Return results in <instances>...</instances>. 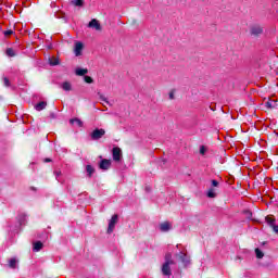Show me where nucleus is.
<instances>
[{
	"mask_svg": "<svg viewBox=\"0 0 278 278\" xmlns=\"http://www.w3.org/2000/svg\"><path fill=\"white\" fill-rule=\"evenodd\" d=\"M250 34L254 38H260V36H262V34H264V28L260 25H254L250 28Z\"/></svg>",
	"mask_w": 278,
	"mask_h": 278,
	"instance_id": "1",
	"label": "nucleus"
},
{
	"mask_svg": "<svg viewBox=\"0 0 278 278\" xmlns=\"http://www.w3.org/2000/svg\"><path fill=\"white\" fill-rule=\"evenodd\" d=\"M175 256L176 260H179V262L184 264V266H188V264H190V256H188L184 251H180Z\"/></svg>",
	"mask_w": 278,
	"mask_h": 278,
	"instance_id": "2",
	"label": "nucleus"
},
{
	"mask_svg": "<svg viewBox=\"0 0 278 278\" xmlns=\"http://www.w3.org/2000/svg\"><path fill=\"white\" fill-rule=\"evenodd\" d=\"M90 136L91 140H101V138L105 136V129L97 128L90 134Z\"/></svg>",
	"mask_w": 278,
	"mask_h": 278,
	"instance_id": "3",
	"label": "nucleus"
},
{
	"mask_svg": "<svg viewBox=\"0 0 278 278\" xmlns=\"http://www.w3.org/2000/svg\"><path fill=\"white\" fill-rule=\"evenodd\" d=\"M117 223H118V216L115 214L109 220V227H108L106 232L108 233H113Z\"/></svg>",
	"mask_w": 278,
	"mask_h": 278,
	"instance_id": "4",
	"label": "nucleus"
},
{
	"mask_svg": "<svg viewBox=\"0 0 278 278\" xmlns=\"http://www.w3.org/2000/svg\"><path fill=\"white\" fill-rule=\"evenodd\" d=\"M112 153L114 162H121V159L123 157V150H121V148H113Z\"/></svg>",
	"mask_w": 278,
	"mask_h": 278,
	"instance_id": "5",
	"label": "nucleus"
},
{
	"mask_svg": "<svg viewBox=\"0 0 278 278\" xmlns=\"http://www.w3.org/2000/svg\"><path fill=\"white\" fill-rule=\"evenodd\" d=\"M110 166H112V162L108 159H103L99 164L101 170H110Z\"/></svg>",
	"mask_w": 278,
	"mask_h": 278,
	"instance_id": "6",
	"label": "nucleus"
},
{
	"mask_svg": "<svg viewBox=\"0 0 278 278\" xmlns=\"http://www.w3.org/2000/svg\"><path fill=\"white\" fill-rule=\"evenodd\" d=\"M81 51H84V43H81V41H77L75 43V49H74L75 56L79 58V55H81Z\"/></svg>",
	"mask_w": 278,
	"mask_h": 278,
	"instance_id": "7",
	"label": "nucleus"
},
{
	"mask_svg": "<svg viewBox=\"0 0 278 278\" xmlns=\"http://www.w3.org/2000/svg\"><path fill=\"white\" fill-rule=\"evenodd\" d=\"M88 27L91 29H96V31H101V24L96 18L89 22Z\"/></svg>",
	"mask_w": 278,
	"mask_h": 278,
	"instance_id": "8",
	"label": "nucleus"
},
{
	"mask_svg": "<svg viewBox=\"0 0 278 278\" xmlns=\"http://www.w3.org/2000/svg\"><path fill=\"white\" fill-rule=\"evenodd\" d=\"M162 274L165 275L166 277H170V275H173V271H170V265H168V263L163 264Z\"/></svg>",
	"mask_w": 278,
	"mask_h": 278,
	"instance_id": "9",
	"label": "nucleus"
},
{
	"mask_svg": "<svg viewBox=\"0 0 278 278\" xmlns=\"http://www.w3.org/2000/svg\"><path fill=\"white\" fill-rule=\"evenodd\" d=\"M165 264H167V266H173L175 264V261L173 260V254L170 252H167L165 254Z\"/></svg>",
	"mask_w": 278,
	"mask_h": 278,
	"instance_id": "10",
	"label": "nucleus"
},
{
	"mask_svg": "<svg viewBox=\"0 0 278 278\" xmlns=\"http://www.w3.org/2000/svg\"><path fill=\"white\" fill-rule=\"evenodd\" d=\"M160 230L163 232L170 231V223L164 222L160 225Z\"/></svg>",
	"mask_w": 278,
	"mask_h": 278,
	"instance_id": "11",
	"label": "nucleus"
},
{
	"mask_svg": "<svg viewBox=\"0 0 278 278\" xmlns=\"http://www.w3.org/2000/svg\"><path fill=\"white\" fill-rule=\"evenodd\" d=\"M75 73L78 77H84V75H88V68L78 67Z\"/></svg>",
	"mask_w": 278,
	"mask_h": 278,
	"instance_id": "12",
	"label": "nucleus"
},
{
	"mask_svg": "<svg viewBox=\"0 0 278 278\" xmlns=\"http://www.w3.org/2000/svg\"><path fill=\"white\" fill-rule=\"evenodd\" d=\"M17 222L20 225H25L27 223V215L22 213L17 216Z\"/></svg>",
	"mask_w": 278,
	"mask_h": 278,
	"instance_id": "13",
	"label": "nucleus"
},
{
	"mask_svg": "<svg viewBox=\"0 0 278 278\" xmlns=\"http://www.w3.org/2000/svg\"><path fill=\"white\" fill-rule=\"evenodd\" d=\"M61 88L63 90H65V92H71V90H73V85H71V83L68 81H64L62 85H61Z\"/></svg>",
	"mask_w": 278,
	"mask_h": 278,
	"instance_id": "14",
	"label": "nucleus"
},
{
	"mask_svg": "<svg viewBox=\"0 0 278 278\" xmlns=\"http://www.w3.org/2000/svg\"><path fill=\"white\" fill-rule=\"evenodd\" d=\"M45 108H47V102L45 101H41L35 105V109L37 110V112H42Z\"/></svg>",
	"mask_w": 278,
	"mask_h": 278,
	"instance_id": "15",
	"label": "nucleus"
},
{
	"mask_svg": "<svg viewBox=\"0 0 278 278\" xmlns=\"http://www.w3.org/2000/svg\"><path fill=\"white\" fill-rule=\"evenodd\" d=\"M71 4L75 8H84V0H71Z\"/></svg>",
	"mask_w": 278,
	"mask_h": 278,
	"instance_id": "16",
	"label": "nucleus"
},
{
	"mask_svg": "<svg viewBox=\"0 0 278 278\" xmlns=\"http://www.w3.org/2000/svg\"><path fill=\"white\" fill-rule=\"evenodd\" d=\"M70 123H71V125H75V123H76V125L78 127H84V122H81V119H79V118H72V119H70Z\"/></svg>",
	"mask_w": 278,
	"mask_h": 278,
	"instance_id": "17",
	"label": "nucleus"
},
{
	"mask_svg": "<svg viewBox=\"0 0 278 278\" xmlns=\"http://www.w3.org/2000/svg\"><path fill=\"white\" fill-rule=\"evenodd\" d=\"M86 173H87V177H92V175H94V167H92V165H87Z\"/></svg>",
	"mask_w": 278,
	"mask_h": 278,
	"instance_id": "18",
	"label": "nucleus"
},
{
	"mask_svg": "<svg viewBox=\"0 0 278 278\" xmlns=\"http://www.w3.org/2000/svg\"><path fill=\"white\" fill-rule=\"evenodd\" d=\"M206 197H208V199H216V189L214 188L208 189Z\"/></svg>",
	"mask_w": 278,
	"mask_h": 278,
	"instance_id": "19",
	"label": "nucleus"
},
{
	"mask_svg": "<svg viewBox=\"0 0 278 278\" xmlns=\"http://www.w3.org/2000/svg\"><path fill=\"white\" fill-rule=\"evenodd\" d=\"M50 66H58L60 64V59L58 58H50L49 59Z\"/></svg>",
	"mask_w": 278,
	"mask_h": 278,
	"instance_id": "20",
	"label": "nucleus"
},
{
	"mask_svg": "<svg viewBox=\"0 0 278 278\" xmlns=\"http://www.w3.org/2000/svg\"><path fill=\"white\" fill-rule=\"evenodd\" d=\"M42 247H43V244H42L41 241H36L34 243V248L33 249H34V251L38 252V251H41Z\"/></svg>",
	"mask_w": 278,
	"mask_h": 278,
	"instance_id": "21",
	"label": "nucleus"
},
{
	"mask_svg": "<svg viewBox=\"0 0 278 278\" xmlns=\"http://www.w3.org/2000/svg\"><path fill=\"white\" fill-rule=\"evenodd\" d=\"M265 220H266L267 225H269V227H275V218L267 216V217H265Z\"/></svg>",
	"mask_w": 278,
	"mask_h": 278,
	"instance_id": "22",
	"label": "nucleus"
},
{
	"mask_svg": "<svg viewBox=\"0 0 278 278\" xmlns=\"http://www.w3.org/2000/svg\"><path fill=\"white\" fill-rule=\"evenodd\" d=\"M255 255H256L257 260H262L264 257V252H262V250H260V248H256Z\"/></svg>",
	"mask_w": 278,
	"mask_h": 278,
	"instance_id": "23",
	"label": "nucleus"
},
{
	"mask_svg": "<svg viewBox=\"0 0 278 278\" xmlns=\"http://www.w3.org/2000/svg\"><path fill=\"white\" fill-rule=\"evenodd\" d=\"M7 55H8L9 58H14V55H16V53H14V49L8 48V49H7Z\"/></svg>",
	"mask_w": 278,
	"mask_h": 278,
	"instance_id": "24",
	"label": "nucleus"
},
{
	"mask_svg": "<svg viewBox=\"0 0 278 278\" xmlns=\"http://www.w3.org/2000/svg\"><path fill=\"white\" fill-rule=\"evenodd\" d=\"M10 268H16V258H11L9 261Z\"/></svg>",
	"mask_w": 278,
	"mask_h": 278,
	"instance_id": "25",
	"label": "nucleus"
},
{
	"mask_svg": "<svg viewBox=\"0 0 278 278\" xmlns=\"http://www.w3.org/2000/svg\"><path fill=\"white\" fill-rule=\"evenodd\" d=\"M98 94H99L101 101H104V103H106L108 105H112V104L110 103V101H108V98H105V96H103V94H101V93H98Z\"/></svg>",
	"mask_w": 278,
	"mask_h": 278,
	"instance_id": "26",
	"label": "nucleus"
},
{
	"mask_svg": "<svg viewBox=\"0 0 278 278\" xmlns=\"http://www.w3.org/2000/svg\"><path fill=\"white\" fill-rule=\"evenodd\" d=\"M84 79H85L86 84H94V79H92V77H90V76H85Z\"/></svg>",
	"mask_w": 278,
	"mask_h": 278,
	"instance_id": "27",
	"label": "nucleus"
},
{
	"mask_svg": "<svg viewBox=\"0 0 278 278\" xmlns=\"http://www.w3.org/2000/svg\"><path fill=\"white\" fill-rule=\"evenodd\" d=\"M207 153V148L205 146L200 147V155H205Z\"/></svg>",
	"mask_w": 278,
	"mask_h": 278,
	"instance_id": "28",
	"label": "nucleus"
},
{
	"mask_svg": "<svg viewBox=\"0 0 278 278\" xmlns=\"http://www.w3.org/2000/svg\"><path fill=\"white\" fill-rule=\"evenodd\" d=\"M277 105V102H275V101H268V102H266V106L267 108H275Z\"/></svg>",
	"mask_w": 278,
	"mask_h": 278,
	"instance_id": "29",
	"label": "nucleus"
},
{
	"mask_svg": "<svg viewBox=\"0 0 278 278\" xmlns=\"http://www.w3.org/2000/svg\"><path fill=\"white\" fill-rule=\"evenodd\" d=\"M3 81H4V86H7V88L10 87V79H8V77H4Z\"/></svg>",
	"mask_w": 278,
	"mask_h": 278,
	"instance_id": "30",
	"label": "nucleus"
},
{
	"mask_svg": "<svg viewBox=\"0 0 278 278\" xmlns=\"http://www.w3.org/2000/svg\"><path fill=\"white\" fill-rule=\"evenodd\" d=\"M12 34H14V30L12 29L4 31V36H12Z\"/></svg>",
	"mask_w": 278,
	"mask_h": 278,
	"instance_id": "31",
	"label": "nucleus"
},
{
	"mask_svg": "<svg viewBox=\"0 0 278 278\" xmlns=\"http://www.w3.org/2000/svg\"><path fill=\"white\" fill-rule=\"evenodd\" d=\"M213 188H218V181L217 180H212L211 181Z\"/></svg>",
	"mask_w": 278,
	"mask_h": 278,
	"instance_id": "32",
	"label": "nucleus"
},
{
	"mask_svg": "<svg viewBox=\"0 0 278 278\" xmlns=\"http://www.w3.org/2000/svg\"><path fill=\"white\" fill-rule=\"evenodd\" d=\"M168 97L170 101H173V99H175V91H170Z\"/></svg>",
	"mask_w": 278,
	"mask_h": 278,
	"instance_id": "33",
	"label": "nucleus"
},
{
	"mask_svg": "<svg viewBox=\"0 0 278 278\" xmlns=\"http://www.w3.org/2000/svg\"><path fill=\"white\" fill-rule=\"evenodd\" d=\"M271 228H273V231L275 233H278V226L277 225L274 224V226H271Z\"/></svg>",
	"mask_w": 278,
	"mask_h": 278,
	"instance_id": "34",
	"label": "nucleus"
},
{
	"mask_svg": "<svg viewBox=\"0 0 278 278\" xmlns=\"http://www.w3.org/2000/svg\"><path fill=\"white\" fill-rule=\"evenodd\" d=\"M55 175H56V177H60L61 173H60V172H56Z\"/></svg>",
	"mask_w": 278,
	"mask_h": 278,
	"instance_id": "35",
	"label": "nucleus"
},
{
	"mask_svg": "<svg viewBox=\"0 0 278 278\" xmlns=\"http://www.w3.org/2000/svg\"><path fill=\"white\" fill-rule=\"evenodd\" d=\"M45 162H51V159H46Z\"/></svg>",
	"mask_w": 278,
	"mask_h": 278,
	"instance_id": "36",
	"label": "nucleus"
},
{
	"mask_svg": "<svg viewBox=\"0 0 278 278\" xmlns=\"http://www.w3.org/2000/svg\"><path fill=\"white\" fill-rule=\"evenodd\" d=\"M247 214H248V216H251V212L248 211Z\"/></svg>",
	"mask_w": 278,
	"mask_h": 278,
	"instance_id": "37",
	"label": "nucleus"
}]
</instances>
